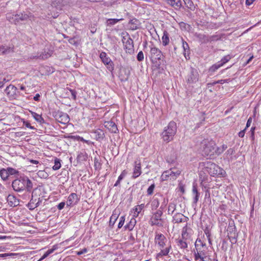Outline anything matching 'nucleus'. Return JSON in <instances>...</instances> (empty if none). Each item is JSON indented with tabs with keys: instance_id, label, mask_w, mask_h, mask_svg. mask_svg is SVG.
<instances>
[{
	"instance_id": "nucleus-44",
	"label": "nucleus",
	"mask_w": 261,
	"mask_h": 261,
	"mask_svg": "<svg viewBox=\"0 0 261 261\" xmlns=\"http://www.w3.org/2000/svg\"><path fill=\"white\" fill-rule=\"evenodd\" d=\"M176 210V204L174 202H170L168 206V214H173V212Z\"/></svg>"
},
{
	"instance_id": "nucleus-10",
	"label": "nucleus",
	"mask_w": 261,
	"mask_h": 261,
	"mask_svg": "<svg viewBox=\"0 0 261 261\" xmlns=\"http://www.w3.org/2000/svg\"><path fill=\"white\" fill-rule=\"evenodd\" d=\"M227 236L232 244H235L237 241L238 233L234 222H229L227 228Z\"/></svg>"
},
{
	"instance_id": "nucleus-58",
	"label": "nucleus",
	"mask_w": 261,
	"mask_h": 261,
	"mask_svg": "<svg viewBox=\"0 0 261 261\" xmlns=\"http://www.w3.org/2000/svg\"><path fill=\"white\" fill-rule=\"evenodd\" d=\"M137 59L139 62H141L144 60V54L142 51H140L137 56Z\"/></svg>"
},
{
	"instance_id": "nucleus-21",
	"label": "nucleus",
	"mask_w": 261,
	"mask_h": 261,
	"mask_svg": "<svg viewBox=\"0 0 261 261\" xmlns=\"http://www.w3.org/2000/svg\"><path fill=\"white\" fill-rule=\"evenodd\" d=\"M7 201L11 207H15L19 204V200L13 195L9 194L7 198Z\"/></svg>"
},
{
	"instance_id": "nucleus-8",
	"label": "nucleus",
	"mask_w": 261,
	"mask_h": 261,
	"mask_svg": "<svg viewBox=\"0 0 261 261\" xmlns=\"http://www.w3.org/2000/svg\"><path fill=\"white\" fill-rule=\"evenodd\" d=\"M163 214V212L156 211L153 213L150 220V224L151 226H156L158 227L163 226V219L162 216Z\"/></svg>"
},
{
	"instance_id": "nucleus-37",
	"label": "nucleus",
	"mask_w": 261,
	"mask_h": 261,
	"mask_svg": "<svg viewBox=\"0 0 261 261\" xmlns=\"http://www.w3.org/2000/svg\"><path fill=\"white\" fill-rule=\"evenodd\" d=\"M88 155L85 152H80L77 156L76 160L78 162H82L87 160Z\"/></svg>"
},
{
	"instance_id": "nucleus-28",
	"label": "nucleus",
	"mask_w": 261,
	"mask_h": 261,
	"mask_svg": "<svg viewBox=\"0 0 261 261\" xmlns=\"http://www.w3.org/2000/svg\"><path fill=\"white\" fill-rule=\"evenodd\" d=\"M192 193L193 194L195 195V197L193 200V203L196 204L198 201L199 197L200 196V193L198 191L197 184L195 182L193 184Z\"/></svg>"
},
{
	"instance_id": "nucleus-6",
	"label": "nucleus",
	"mask_w": 261,
	"mask_h": 261,
	"mask_svg": "<svg viewBox=\"0 0 261 261\" xmlns=\"http://www.w3.org/2000/svg\"><path fill=\"white\" fill-rule=\"evenodd\" d=\"M149 48L150 51L148 55L149 58L153 64L158 65L159 66L161 63H158L157 62L160 61L163 56L162 51L158 48L156 47L153 43L149 46Z\"/></svg>"
},
{
	"instance_id": "nucleus-36",
	"label": "nucleus",
	"mask_w": 261,
	"mask_h": 261,
	"mask_svg": "<svg viewBox=\"0 0 261 261\" xmlns=\"http://www.w3.org/2000/svg\"><path fill=\"white\" fill-rule=\"evenodd\" d=\"M37 199H31L30 202L27 204L28 208L31 211L34 210L35 208L38 206V204H36Z\"/></svg>"
},
{
	"instance_id": "nucleus-18",
	"label": "nucleus",
	"mask_w": 261,
	"mask_h": 261,
	"mask_svg": "<svg viewBox=\"0 0 261 261\" xmlns=\"http://www.w3.org/2000/svg\"><path fill=\"white\" fill-rule=\"evenodd\" d=\"M104 125L111 133L115 134L118 133L117 125L113 121H106L104 123Z\"/></svg>"
},
{
	"instance_id": "nucleus-9",
	"label": "nucleus",
	"mask_w": 261,
	"mask_h": 261,
	"mask_svg": "<svg viewBox=\"0 0 261 261\" xmlns=\"http://www.w3.org/2000/svg\"><path fill=\"white\" fill-rule=\"evenodd\" d=\"M180 173L181 172L179 170L171 168L163 173L161 178L162 180H168L169 178L170 180H174L180 175Z\"/></svg>"
},
{
	"instance_id": "nucleus-19",
	"label": "nucleus",
	"mask_w": 261,
	"mask_h": 261,
	"mask_svg": "<svg viewBox=\"0 0 261 261\" xmlns=\"http://www.w3.org/2000/svg\"><path fill=\"white\" fill-rule=\"evenodd\" d=\"M181 39L182 42V47L184 50L183 55L186 60H189L190 59V49L189 44L182 38H181Z\"/></svg>"
},
{
	"instance_id": "nucleus-41",
	"label": "nucleus",
	"mask_w": 261,
	"mask_h": 261,
	"mask_svg": "<svg viewBox=\"0 0 261 261\" xmlns=\"http://www.w3.org/2000/svg\"><path fill=\"white\" fill-rule=\"evenodd\" d=\"M222 66V64H220L219 62H218L216 64L213 65L211 67H210V68H209V72H211V73H214L217 69H218Z\"/></svg>"
},
{
	"instance_id": "nucleus-53",
	"label": "nucleus",
	"mask_w": 261,
	"mask_h": 261,
	"mask_svg": "<svg viewBox=\"0 0 261 261\" xmlns=\"http://www.w3.org/2000/svg\"><path fill=\"white\" fill-rule=\"evenodd\" d=\"M185 4L187 5V7L190 9L191 10H194L195 9V6L193 2L191 0H187Z\"/></svg>"
},
{
	"instance_id": "nucleus-47",
	"label": "nucleus",
	"mask_w": 261,
	"mask_h": 261,
	"mask_svg": "<svg viewBox=\"0 0 261 261\" xmlns=\"http://www.w3.org/2000/svg\"><path fill=\"white\" fill-rule=\"evenodd\" d=\"M196 245H198V247L197 248H200V250L201 249V247H205L206 244L205 243H203L200 239L197 238L195 243V247H196Z\"/></svg>"
},
{
	"instance_id": "nucleus-46",
	"label": "nucleus",
	"mask_w": 261,
	"mask_h": 261,
	"mask_svg": "<svg viewBox=\"0 0 261 261\" xmlns=\"http://www.w3.org/2000/svg\"><path fill=\"white\" fill-rule=\"evenodd\" d=\"M221 39V36L218 35H214L212 36L208 35V42L217 41Z\"/></svg>"
},
{
	"instance_id": "nucleus-20",
	"label": "nucleus",
	"mask_w": 261,
	"mask_h": 261,
	"mask_svg": "<svg viewBox=\"0 0 261 261\" xmlns=\"http://www.w3.org/2000/svg\"><path fill=\"white\" fill-rule=\"evenodd\" d=\"M189 218L183 214L177 213L173 216V222L176 223L187 222Z\"/></svg>"
},
{
	"instance_id": "nucleus-3",
	"label": "nucleus",
	"mask_w": 261,
	"mask_h": 261,
	"mask_svg": "<svg viewBox=\"0 0 261 261\" xmlns=\"http://www.w3.org/2000/svg\"><path fill=\"white\" fill-rule=\"evenodd\" d=\"M34 15L30 12H18L16 14L7 13L6 14L7 20L12 23L17 24L22 21H25L34 19Z\"/></svg>"
},
{
	"instance_id": "nucleus-26",
	"label": "nucleus",
	"mask_w": 261,
	"mask_h": 261,
	"mask_svg": "<svg viewBox=\"0 0 261 261\" xmlns=\"http://www.w3.org/2000/svg\"><path fill=\"white\" fill-rule=\"evenodd\" d=\"M128 24L130 25V29L134 31L139 28L140 23L137 19L133 18L129 21Z\"/></svg>"
},
{
	"instance_id": "nucleus-35",
	"label": "nucleus",
	"mask_w": 261,
	"mask_h": 261,
	"mask_svg": "<svg viewBox=\"0 0 261 261\" xmlns=\"http://www.w3.org/2000/svg\"><path fill=\"white\" fill-rule=\"evenodd\" d=\"M162 44L163 46H167L169 43V37L168 33L167 31H164L163 35L162 37Z\"/></svg>"
},
{
	"instance_id": "nucleus-22",
	"label": "nucleus",
	"mask_w": 261,
	"mask_h": 261,
	"mask_svg": "<svg viewBox=\"0 0 261 261\" xmlns=\"http://www.w3.org/2000/svg\"><path fill=\"white\" fill-rule=\"evenodd\" d=\"M160 195V193L155 194L152 198L151 202V206L152 210H155L159 206L161 202L160 197L158 196Z\"/></svg>"
},
{
	"instance_id": "nucleus-40",
	"label": "nucleus",
	"mask_w": 261,
	"mask_h": 261,
	"mask_svg": "<svg viewBox=\"0 0 261 261\" xmlns=\"http://www.w3.org/2000/svg\"><path fill=\"white\" fill-rule=\"evenodd\" d=\"M145 205L144 203L141 204L140 205H138L134 208V216H138L143 208L144 207Z\"/></svg>"
},
{
	"instance_id": "nucleus-59",
	"label": "nucleus",
	"mask_w": 261,
	"mask_h": 261,
	"mask_svg": "<svg viewBox=\"0 0 261 261\" xmlns=\"http://www.w3.org/2000/svg\"><path fill=\"white\" fill-rule=\"evenodd\" d=\"M68 90L70 91L71 95V98L75 100L76 98V94L77 92L75 90L71 89H68Z\"/></svg>"
},
{
	"instance_id": "nucleus-13",
	"label": "nucleus",
	"mask_w": 261,
	"mask_h": 261,
	"mask_svg": "<svg viewBox=\"0 0 261 261\" xmlns=\"http://www.w3.org/2000/svg\"><path fill=\"white\" fill-rule=\"evenodd\" d=\"M54 117L58 122L62 124H67L70 121L69 115L67 113L62 112H57Z\"/></svg>"
},
{
	"instance_id": "nucleus-62",
	"label": "nucleus",
	"mask_w": 261,
	"mask_h": 261,
	"mask_svg": "<svg viewBox=\"0 0 261 261\" xmlns=\"http://www.w3.org/2000/svg\"><path fill=\"white\" fill-rule=\"evenodd\" d=\"M256 127L255 126H253V127H252L250 129V133H251V136H250V138L252 140V141H254V131H255V129Z\"/></svg>"
},
{
	"instance_id": "nucleus-1",
	"label": "nucleus",
	"mask_w": 261,
	"mask_h": 261,
	"mask_svg": "<svg viewBox=\"0 0 261 261\" xmlns=\"http://www.w3.org/2000/svg\"><path fill=\"white\" fill-rule=\"evenodd\" d=\"M154 242L160 247V251L156 254V259L161 258L164 256H167L170 251L172 250L171 243L169 242L167 245V239L162 233L155 232Z\"/></svg>"
},
{
	"instance_id": "nucleus-16",
	"label": "nucleus",
	"mask_w": 261,
	"mask_h": 261,
	"mask_svg": "<svg viewBox=\"0 0 261 261\" xmlns=\"http://www.w3.org/2000/svg\"><path fill=\"white\" fill-rule=\"evenodd\" d=\"M123 44L126 53L132 54L134 53V41L130 37H128L126 41H123Z\"/></svg>"
},
{
	"instance_id": "nucleus-38",
	"label": "nucleus",
	"mask_w": 261,
	"mask_h": 261,
	"mask_svg": "<svg viewBox=\"0 0 261 261\" xmlns=\"http://www.w3.org/2000/svg\"><path fill=\"white\" fill-rule=\"evenodd\" d=\"M0 176L3 180H7L9 176L7 169L5 168L0 169Z\"/></svg>"
},
{
	"instance_id": "nucleus-63",
	"label": "nucleus",
	"mask_w": 261,
	"mask_h": 261,
	"mask_svg": "<svg viewBox=\"0 0 261 261\" xmlns=\"http://www.w3.org/2000/svg\"><path fill=\"white\" fill-rule=\"evenodd\" d=\"M23 125L27 127H28V128H30V129H35V128L34 127V126H32L31 124L29 122L27 121H23Z\"/></svg>"
},
{
	"instance_id": "nucleus-42",
	"label": "nucleus",
	"mask_w": 261,
	"mask_h": 261,
	"mask_svg": "<svg viewBox=\"0 0 261 261\" xmlns=\"http://www.w3.org/2000/svg\"><path fill=\"white\" fill-rule=\"evenodd\" d=\"M118 217V215L117 214H114V213L112 214V215L110 217V221H109V226L110 227H112L114 226Z\"/></svg>"
},
{
	"instance_id": "nucleus-61",
	"label": "nucleus",
	"mask_w": 261,
	"mask_h": 261,
	"mask_svg": "<svg viewBox=\"0 0 261 261\" xmlns=\"http://www.w3.org/2000/svg\"><path fill=\"white\" fill-rule=\"evenodd\" d=\"M1 78V82H3V85H4L5 83L8 82L10 81L11 80L10 76H7L6 77H0Z\"/></svg>"
},
{
	"instance_id": "nucleus-54",
	"label": "nucleus",
	"mask_w": 261,
	"mask_h": 261,
	"mask_svg": "<svg viewBox=\"0 0 261 261\" xmlns=\"http://www.w3.org/2000/svg\"><path fill=\"white\" fill-rule=\"evenodd\" d=\"M154 188H155L154 184L151 185L147 189V195H152L153 194V190H154Z\"/></svg>"
},
{
	"instance_id": "nucleus-60",
	"label": "nucleus",
	"mask_w": 261,
	"mask_h": 261,
	"mask_svg": "<svg viewBox=\"0 0 261 261\" xmlns=\"http://www.w3.org/2000/svg\"><path fill=\"white\" fill-rule=\"evenodd\" d=\"M127 173V172L125 170H124L123 171H122L121 173L119 176L118 179L119 180H120V181H121L125 177Z\"/></svg>"
},
{
	"instance_id": "nucleus-34",
	"label": "nucleus",
	"mask_w": 261,
	"mask_h": 261,
	"mask_svg": "<svg viewBox=\"0 0 261 261\" xmlns=\"http://www.w3.org/2000/svg\"><path fill=\"white\" fill-rule=\"evenodd\" d=\"M136 223V220L134 218H132L128 223L124 226L125 229L128 230L129 231L132 230L135 226Z\"/></svg>"
},
{
	"instance_id": "nucleus-48",
	"label": "nucleus",
	"mask_w": 261,
	"mask_h": 261,
	"mask_svg": "<svg viewBox=\"0 0 261 261\" xmlns=\"http://www.w3.org/2000/svg\"><path fill=\"white\" fill-rule=\"evenodd\" d=\"M14 52V47L5 46L4 55H7Z\"/></svg>"
},
{
	"instance_id": "nucleus-2",
	"label": "nucleus",
	"mask_w": 261,
	"mask_h": 261,
	"mask_svg": "<svg viewBox=\"0 0 261 261\" xmlns=\"http://www.w3.org/2000/svg\"><path fill=\"white\" fill-rule=\"evenodd\" d=\"M12 186L13 190L17 192H23L25 190L30 192L33 189V183L27 176L23 175L14 179Z\"/></svg>"
},
{
	"instance_id": "nucleus-11",
	"label": "nucleus",
	"mask_w": 261,
	"mask_h": 261,
	"mask_svg": "<svg viewBox=\"0 0 261 261\" xmlns=\"http://www.w3.org/2000/svg\"><path fill=\"white\" fill-rule=\"evenodd\" d=\"M204 169L211 175H217L219 174L218 172V169H219L218 166H217L214 163L211 161H207L203 163Z\"/></svg>"
},
{
	"instance_id": "nucleus-12",
	"label": "nucleus",
	"mask_w": 261,
	"mask_h": 261,
	"mask_svg": "<svg viewBox=\"0 0 261 261\" xmlns=\"http://www.w3.org/2000/svg\"><path fill=\"white\" fill-rule=\"evenodd\" d=\"M99 57L102 63L106 66L107 68L110 71H112L114 68V63L107 54L102 51L100 54Z\"/></svg>"
},
{
	"instance_id": "nucleus-4",
	"label": "nucleus",
	"mask_w": 261,
	"mask_h": 261,
	"mask_svg": "<svg viewBox=\"0 0 261 261\" xmlns=\"http://www.w3.org/2000/svg\"><path fill=\"white\" fill-rule=\"evenodd\" d=\"M216 143L213 140H203L200 144V151L202 156L209 159L214 158Z\"/></svg>"
},
{
	"instance_id": "nucleus-55",
	"label": "nucleus",
	"mask_w": 261,
	"mask_h": 261,
	"mask_svg": "<svg viewBox=\"0 0 261 261\" xmlns=\"http://www.w3.org/2000/svg\"><path fill=\"white\" fill-rule=\"evenodd\" d=\"M194 259L195 260H198L199 259H200L201 261H207L205 259V257H203L196 252H194Z\"/></svg>"
},
{
	"instance_id": "nucleus-52",
	"label": "nucleus",
	"mask_w": 261,
	"mask_h": 261,
	"mask_svg": "<svg viewBox=\"0 0 261 261\" xmlns=\"http://www.w3.org/2000/svg\"><path fill=\"white\" fill-rule=\"evenodd\" d=\"M158 196H159L160 197L161 204L166 206L168 202V198L164 197L161 194H160V195H159Z\"/></svg>"
},
{
	"instance_id": "nucleus-14",
	"label": "nucleus",
	"mask_w": 261,
	"mask_h": 261,
	"mask_svg": "<svg viewBox=\"0 0 261 261\" xmlns=\"http://www.w3.org/2000/svg\"><path fill=\"white\" fill-rule=\"evenodd\" d=\"M80 201V197L76 193H71L67 199V206L72 207L74 205H76Z\"/></svg>"
},
{
	"instance_id": "nucleus-5",
	"label": "nucleus",
	"mask_w": 261,
	"mask_h": 261,
	"mask_svg": "<svg viewBox=\"0 0 261 261\" xmlns=\"http://www.w3.org/2000/svg\"><path fill=\"white\" fill-rule=\"evenodd\" d=\"M177 132L176 123L173 121H170L168 125L164 127L161 133V137L164 142L168 143L173 140L174 136Z\"/></svg>"
},
{
	"instance_id": "nucleus-30",
	"label": "nucleus",
	"mask_w": 261,
	"mask_h": 261,
	"mask_svg": "<svg viewBox=\"0 0 261 261\" xmlns=\"http://www.w3.org/2000/svg\"><path fill=\"white\" fill-rule=\"evenodd\" d=\"M94 134H95V137L97 140H102L105 137L103 131L101 129H97L95 130Z\"/></svg>"
},
{
	"instance_id": "nucleus-27",
	"label": "nucleus",
	"mask_w": 261,
	"mask_h": 261,
	"mask_svg": "<svg viewBox=\"0 0 261 261\" xmlns=\"http://www.w3.org/2000/svg\"><path fill=\"white\" fill-rule=\"evenodd\" d=\"M168 4L170 5L175 9H179L182 5L180 0H166Z\"/></svg>"
},
{
	"instance_id": "nucleus-24",
	"label": "nucleus",
	"mask_w": 261,
	"mask_h": 261,
	"mask_svg": "<svg viewBox=\"0 0 261 261\" xmlns=\"http://www.w3.org/2000/svg\"><path fill=\"white\" fill-rule=\"evenodd\" d=\"M195 37L198 39L199 42L201 44L207 43L208 42V35L204 34L195 33Z\"/></svg>"
},
{
	"instance_id": "nucleus-45",
	"label": "nucleus",
	"mask_w": 261,
	"mask_h": 261,
	"mask_svg": "<svg viewBox=\"0 0 261 261\" xmlns=\"http://www.w3.org/2000/svg\"><path fill=\"white\" fill-rule=\"evenodd\" d=\"M9 176L10 175H18L19 174V171L15 169H14L11 167H8L7 168Z\"/></svg>"
},
{
	"instance_id": "nucleus-32",
	"label": "nucleus",
	"mask_w": 261,
	"mask_h": 261,
	"mask_svg": "<svg viewBox=\"0 0 261 261\" xmlns=\"http://www.w3.org/2000/svg\"><path fill=\"white\" fill-rule=\"evenodd\" d=\"M57 249V245H54L51 249H48L43 255L38 260V261H42L47 256H48L50 254L53 253L55 250Z\"/></svg>"
},
{
	"instance_id": "nucleus-56",
	"label": "nucleus",
	"mask_w": 261,
	"mask_h": 261,
	"mask_svg": "<svg viewBox=\"0 0 261 261\" xmlns=\"http://www.w3.org/2000/svg\"><path fill=\"white\" fill-rule=\"evenodd\" d=\"M215 150L216 151L214 152V157L215 155H219L223 152V150L222 149L221 147H216V145L215 146Z\"/></svg>"
},
{
	"instance_id": "nucleus-7",
	"label": "nucleus",
	"mask_w": 261,
	"mask_h": 261,
	"mask_svg": "<svg viewBox=\"0 0 261 261\" xmlns=\"http://www.w3.org/2000/svg\"><path fill=\"white\" fill-rule=\"evenodd\" d=\"M199 78L198 70L191 67L186 77V80L188 84H193L197 83Z\"/></svg>"
},
{
	"instance_id": "nucleus-31",
	"label": "nucleus",
	"mask_w": 261,
	"mask_h": 261,
	"mask_svg": "<svg viewBox=\"0 0 261 261\" xmlns=\"http://www.w3.org/2000/svg\"><path fill=\"white\" fill-rule=\"evenodd\" d=\"M32 117L34 118V119L40 124H42L45 123V120L44 118L42 117L41 115L38 114L35 112L31 113Z\"/></svg>"
},
{
	"instance_id": "nucleus-64",
	"label": "nucleus",
	"mask_w": 261,
	"mask_h": 261,
	"mask_svg": "<svg viewBox=\"0 0 261 261\" xmlns=\"http://www.w3.org/2000/svg\"><path fill=\"white\" fill-rule=\"evenodd\" d=\"M65 205V202H61L58 204V205H57V207L59 210H61L64 207Z\"/></svg>"
},
{
	"instance_id": "nucleus-51",
	"label": "nucleus",
	"mask_w": 261,
	"mask_h": 261,
	"mask_svg": "<svg viewBox=\"0 0 261 261\" xmlns=\"http://www.w3.org/2000/svg\"><path fill=\"white\" fill-rule=\"evenodd\" d=\"M37 175L39 177L45 178V179L47 178V177L48 176V175L47 173V172H45L44 171H42V170H39L37 172Z\"/></svg>"
},
{
	"instance_id": "nucleus-57",
	"label": "nucleus",
	"mask_w": 261,
	"mask_h": 261,
	"mask_svg": "<svg viewBox=\"0 0 261 261\" xmlns=\"http://www.w3.org/2000/svg\"><path fill=\"white\" fill-rule=\"evenodd\" d=\"M124 221H125V216H121L120 218V219H119V222L118 225V228H121L123 226Z\"/></svg>"
},
{
	"instance_id": "nucleus-15",
	"label": "nucleus",
	"mask_w": 261,
	"mask_h": 261,
	"mask_svg": "<svg viewBox=\"0 0 261 261\" xmlns=\"http://www.w3.org/2000/svg\"><path fill=\"white\" fill-rule=\"evenodd\" d=\"M5 92L8 97L12 98H14L15 96L19 93L17 88L13 85H9L7 86L5 90Z\"/></svg>"
},
{
	"instance_id": "nucleus-39",
	"label": "nucleus",
	"mask_w": 261,
	"mask_h": 261,
	"mask_svg": "<svg viewBox=\"0 0 261 261\" xmlns=\"http://www.w3.org/2000/svg\"><path fill=\"white\" fill-rule=\"evenodd\" d=\"M61 160L60 159L55 158L54 160V165L52 168L54 170H59L61 167Z\"/></svg>"
},
{
	"instance_id": "nucleus-43",
	"label": "nucleus",
	"mask_w": 261,
	"mask_h": 261,
	"mask_svg": "<svg viewBox=\"0 0 261 261\" xmlns=\"http://www.w3.org/2000/svg\"><path fill=\"white\" fill-rule=\"evenodd\" d=\"M123 20L122 18L121 19H116V18H110L108 19L107 21L108 25H113L117 23L119 21Z\"/></svg>"
},
{
	"instance_id": "nucleus-50",
	"label": "nucleus",
	"mask_w": 261,
	"mask_h": 261,
	"mask_svg": "<svg viewBox=\"0 0 261 261\" xmlns=\"http://www.w3.org/2000/svg\"><path fill=\"white\" fill-rule=\"evenodd\" d=\"M32 189H31V191L30 192L28 191L27 190H24V192L21 196L22 198L25 200L30 199L31 197L30 194L32 192Z\"/></svg>"
},
{
	"instance_id": "nucleus-25",
	"label": "nucleus",
	"mask_w": 261,
	"mask_h": 261,
	"mask_svg": "<svg viewBox=\"0 0 261 261\" xmlns=\"http://www.w3.org/2000/svg\"><path fill=\"white\" fill-rule=\"evenodd\" d=\"M188 240H184L182 237L176 240L177 246L181 249H185L188 248Z\"/></svg>"
},
{
	"instance_id": "nucleus-49",
	"label": "nucleus",
	"mask_w": 261,
	"mask_h": 261,
	"mask_svg": "<svg viewBox=\"0 0 261 261\" xmlns=\"http://www.w3.org/2000/svg\"><path fill=\"white\" fill-rule=\"evenodd\" d=\"M231 56L228 55L223 57L221 61H219V62L222 64V66H223L224 64L228 62L231 59Z\"/></svg>"
},
{
	"instance_id": "nucleus-23",
	"label": "nucleus",
	"mask_w": 261,
	"mask_h": 261,
	"mask_svg": "<svg viewBox=\"0 0 261 261\" xmlns=\"http://www.w3.org/2000/svg\"><path fill=\"white\" fill-rule=\"evenodd\" d=\"M192 229L188 227L187 224H186L184 227H183L181 231V237L184 240H190L191 238V231Z\"/></svg>"
},
{
	"instance_id": "nucleus-17",
	"label": "nucleus",
	"mask_w": 261,
	"mask_h": 261,
	"mask_svg": "<svg viewBox=\"0 0 261 261\" xmlns=\"http://www.w3.org/2000/svg\"><path fill=\"white\" fill-rule=\"evenodd\" d=\"M141 167L140 162L135 161L133 169L132 178L135 179L138 177L141 174Z\"/></svg>"
},
{
	"instance_id": "nucleus-29",
	"label": "nucleus",
	"mask_w": 261,
	"mask_h": 261,
	"mask_svg": "<svg viewBox=\"0 0 261 261\" xmlns=\"http://www.w3.org/2000/svg\"><path fill=\"white\" fill-rule=\"evenodd\" d=\"M41 193V190L40 188H38V187L34 189L33 188L31 193V198L37 199L38 198H40Z\"/></svg>"
},
{
	"instance_id": "nucleus-33",
	"label": "nucleus",
	"mask_w": 261,
	"mask_h": 261,
	"mask_svg": "<svg viewBox=\"0 0 261 261\" xmlns=\"http://www.w3.org/2000/svg\"><path fill=\"white\" fill-rule=\"evenodd\" d=\"M51 56V54L49 53H42L39 56H31L30 58L34 59H40L42 60H45L47 59L48 58L50 57Z\"/></svg>"
}]
</instances>
